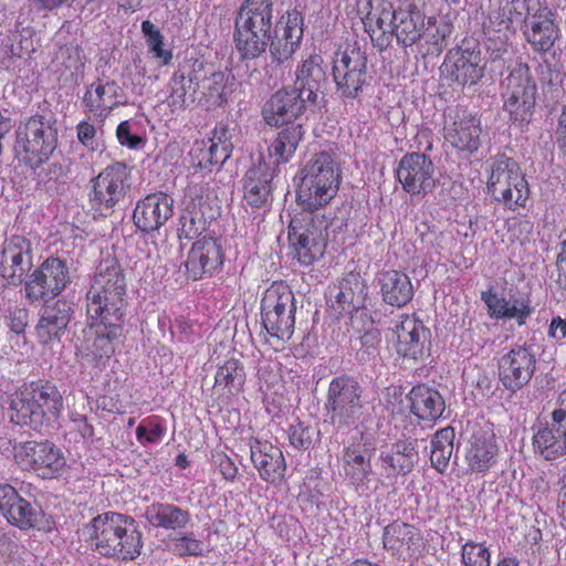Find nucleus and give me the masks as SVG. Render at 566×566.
<instances>
[{"instance_id": "obj_1", "label": "nucleus", "mask_w": 566, "mask_h": 566, "mask_svg": "<svg viewBox=\"0 0 566 566\" xmlns=\"http://www.w3.org/2000/svg\"><path fill=\"white\" fill-rule=\"evenodd\" d=\"M303 15L289 10L273 28L272 0H245L234 20V45L243 60H254L270 45L272 57L279 63L287 61L300 48L303 39Z\"/></svg>"}, {"instance_id": "obj_2", "label": "nucleus", "mask_w": 566, "mask_h": 566, "mask_svg": "<svg viewBox=\"0 0 566 566\" xmlns=\"http://www.w3.org/2000/svg\"><path fill=\"white\" fill-rule=\"evenodd\" d=\"M357 8L371 42L381 51L389 46L394 35L403 46L422 36L427 43L439 46L450 33L448 24L436 27V17H426L418 0H402L397 9L388 0H358Z\"/></svg>"}, {"instance_id": "obj_3", "label": "nucleus", "mask_w": 566, "mask_h": 566, "mask_svg": "<svg viewBox=\"0 0 566 566\" xmlns=\"http://www.w3.org/2000/svg\"><path fill=\"white\" fill-rule=\"evenodd\" d=\"M82 535L94 552L108 558L133 560L143 548L135 520L113 511L93 517L82 528Z\"/></svg>"}, {"instance_id": "obj_4", "label": "nucleus", "mask_w": 566, "mask_h": 566, "mask_svg": "<svg viewBox=\"0 0 566 566\" xmlns=\"http://www.w3.org/2000/svg\"><path fill=\"white\" fill-rule=\"evenodd\" d=\"M62 409L63 398L56 386L32 381L12 395L8 413L15 424L40 430L55 421Z\"/></svg>"}, {"instance_id": "obj_5", "label": "nucleus", "mask_w": 566, "mask_h": 566, "mask_svg": "<svg viewBox=\"0 0 566 566\" xmlns=\"http://www.w3.org/2000/svg\"><path fill=\"white\" fill-rule=\"evenodd\" d=\"M126 282L119 264L105 259L96 268L92 284L86 293L87 317L122 321L124 316Z\"/></svg>"}, {"instance_id": "obj_6", "label": "nucleus", "mask_w": 566, "mask_h": 566, "mask_svg": "<svg viewBox=\"0 0 566 566\" xmlns=\"http://www.w3.org/2000/svg\"><path fill=\"white\" fill-rule=\"evenodd\" d=\"M338 169L332 154H316L303 168L296 198L306 210L327 205L338 190Z\"/></svg>"}, {"instance_id": "obj_7", "label": "nucleus", "mask_w": 566, "mask_h": 566, "mask_svg": "<svg viewBox=\"0 0 566 566\" xmlns=\"http://www.w3.org/2000/svg\"><path fill=\"white\" fill-rule=\"evenodd\" d=\"M57 146V130L43 116H32L17 130L15 153L20 160L35 169L49 160Z\"/></svg>"}, {"instance_id": "obj_8", "label": "nucleus", "mask_w": 566, "mask_h": 566, "mask_svg": "<svg viewBox=\"0 0 566 566\" xmlns=\"http://www.w3.org/2000/svg\"><path fill=\"white\" fill-rule=\"evenodd\" d=\"M295 297L283 282L272 283L261 301L262 325L270 336L289 340L295 326Z\"/></svg>"}, {"instance_id": "obj_9", "label": "nucleus", "mask_w": 566, "mask_h": 566, "mask_svg": "<svg viewBox=\"0 0 566 566\" xmlns=\"http://www.w3.org/2000/svg\"><path fill=\"white\" fill-rule=\"evenodd\" d=\"M486 186L494 200L513 211L525 207L530 197L528 184L518 164L506 156L493 160Z\"/></svg>"}, {"instance_id": "obj_10", "label": "nucleus", "mask_w": 566, "mask_h": 566, "mask_svg": "<svg viewBox=\"0 0 566 566\" xmlns=\"http://www.w3.org/2000/svg\"><path fill=\"white\" fill-rule=\"evenodd\" d=\"M325 409L331 422L339 428L355 424L363 415V388L350 376H338L329 382Z\"/></svg>"}, {"instance_id": "obj_11", "label": "nucleus", "mask_w": 566, "mask_h": 566, "mask_svg": "<svg viewBox=\"0 0 566 566\" xmlns=\"http://www.w3.org/2000/svg\"><path fill=\"white\" fill-rule=\"evenodd\" d=\"M503 107L511 120L528 123L533 115L536 99V84L531 78L530 67L525 63H516L502 83Z\"/></svg>"}, {"instance_id": "obj_12", "label": "nucleus", "mask_w": 566, "mask_h": 566, "mask_svg": "<svg viewBox=\"0 0 566 566\" xmlns=\"http://www.w3.org/2000/svg\"><path fill=\"white\" fill-rule=\"evenodd\" d=\"M130 190V170L120 161L106 166L91 180L88 200L101 213L113 212Z\"/></svg>"}, {"instance_id": "obj_13", "label": "nucleus", "mask_w": 566, "mask_h": 566, "mask_svg": "<svg viewBox=\"0 0 566 566\" xmlns=\"http://www.w3.org/2000/svg\"><path fill=\"white\" fill-rule=\"evenodd\" d=\"M71 282L70 269L60 258H48L24 280V296L30 304L49 302Z\"/></svg>"}, {"instance_id": "obj_14", "label": "nucleus", "mask_w": 566, "mask_h": 566, "mask_svg": "<svg viewBox=\"0 0 566 566\" xmlns=\"http://www.w3.org/2000/svg\"><path fill=\"white\" fill-rule=\"evenodd\" d=\"M18 465L32 471L42 479H53L62 474L66 459L63 451L51 441H27L14 447Z\"/></svg>"}, {"instance_id": "obj_15", "label": "nucleus", "mask_w": 566, "mask_h": 566, "mask_svg": "<svg viewBox=\"0 0 566 566\" xmlns=\"http://www.w3.org/2000/svg\"><path fill=\"white\" fill-rule=\"evenodd\" d=\"M326 240L325 221L314 218L311 213L305 214L301 220L293 219L290 223L289 241L298 262L304 265L312 264L323 255Z\"/></svg>"}, {"instance_id": "obj_16", "label": "nucleus", "mask_w": 566, "mask_h": 566, "mask_svg": "<svg viewBox=\"0 0 566 566\" xmlns=\"http://www.w3.org/2000/svg\"><path fill=\"white\" fill-rule=\"evenodd\" d=\"M367 57L356 44L335 53L333 77L337 90L346 97H356L366 82Z\"/></svg>"}, {"instance_id": "obj_17", "label": "nucleus", "mask_w": 566, "mask_h": 566, "mask_svg": "<svg viewBox=\"0 0 566 566\" xmlns=\"http://www.w3.org/2000/svg\"><path fill=\"white\" fill-rule=\"evenodd\" d=\"M482 301L491 317L495 319H514L518 326L526 323L533 313L531 296L517 287H505L502 291L489 289L482 292Z\"/></svg>"}, {"instance_id": "obj_18", "label": "nucleus", "mask_w": 566, "mask_h": 566, "mask_svg": "<svg viewBox=\"0 0 566 566\" xmlns=\"http://www.w3.org/2000/svg\"><path fill=\"white\" fill-rule=\"evenodd\" d=\"M87 319L88 327L80 352L83 359L91 364L94 361L102 367L115 352L114 339L120 335L122 321L108 323L104 318L87 317Z\"/></svg>"}, {"instance_id": "obj_19", "label": "nucleus", "mask_w": 566, "mask_h": 566, "mask_svg": "<svg viewBox=\"0 0 566 566\" xmlns=\"http://www.w3.org/2000/svg\"><path fill=\"white\" fill-rule=\"evenodd\" d=\"M536 358L531 347L514 346L499 358V378L505 389L515 392L533 377Z\"/></svg>"}, {"instance_id": "obj_20", "label": "nucleus", "mask_w": 566, "mask_h": 566, "mask_svg": "<svg viewBox=\"0 0 566 566\" xmlns=\"http://www.w3.org/2000/svg\"><path fill=\"white\" fill-rule=\"evenodd\" d=\"M443 130L446 142L460 151L472 154L480 147L481 120L474 114L449 109Z\"/></svg>"}, {"instance_id": "obj_21", "label": "nucleus", "mask_w": 566, "mask_h": 566, "mask_svg": "<svg viewBox=\"0 0 566 566\" xmlns=\"http://www.w3.org/2000/svg\"><path fill=\"white\" fill-rule=\"evenodd\" d=\"M397 178L406 192L427 195L436 186L434 166L424 154H407L400 159Z\"/></svg>"}, {"instance_id": "obj_22", "label": "nucleus", "mask_w": 566, "mask_h": 566, "mask_svg": "<svg viewBox=\"0 0 566 566\" xmlns=\"http://www.w3.org/2000/svg\"><path fill=\"white\" fill-rule=\"evenodd\" d=\"M305 98L294 88L275 92L262 108L264 122L275 127L294 122L306 109L316 106Z\"/></svg>"}, {"instance_id": "obj_23", "label": "nucleus", "mask_w": 566, "mask_h": 566, "mask_svg": "<svg viewBox=\"0 0 566 566\" xmlns=\"http://www.w3.org/2000/svg\"><path fill=\"white\" fill-rule=\"evenodd\" d=\"M32 252L30 242L21 235L6 240L0 252V276L9 284L24 283L27 273L32 269Z\"/></svg>"}, {"instance_id": "obj_24", "label": "nucleus", "mask_w": 566, "mask_h": 566, "mask_svg": "<svg viewBox=\"0 0 566 566\" xmlns=\"http://www.w3.org/2000/svg\"><path fill=\"white\" fill-rule=\"evenodd\" d=\"M396 352L403 358L417 360L422 357L430 332L415 315H402L392 329Z\"/></svg>"}, {"instance_id": "obj_25", "label": "nucleus", "mask_w": 566, "mask_h": 566, "mask_svg": "<svg viewBox=\"0 0 566 566\" xmlns=\"http://www.w3.org/2000/svg\"><path fill=\"white\" fill-rule=\"evenodd\" d=\"M174 214V199L158 191L137 201L133 212L135 226L143 232L159 230Z\"/></svg>"}, {"instance_id": "obj_26", "label": "nucleus", "mask_w": 566, "mask_h": 566, "mask_svg": "<svg viewBox=\"0 0 566 566\" xmlns=\"http://www.w3.org/2000/svg\"><path fill=\"white\" fill-rule=\"evenodd\" d=\"M342 468L345 479L355 488L356 491L368 489L371 467V450L363 442V436L353 440L344 448L342 454Z\"/></svg>"}, {"instance_id": "obj_27", "label": "nucleus", "mask_w": 566, "mask_h": 566, "mask_svg": "<svg viewBox=\"0 0 566 566\" xmlns=\"http://www.w3.org/2000/svg\"><path fill=\"white\" fill-rule=\"evenodd\" d=\"M223 258L220 240L203 237L192 244L185 265L189 276L192 280H199L205 274L216 272L222 265Z\"/></svg>"}, {"instance_id": "obj_28", "label": "nucleus", "mask_w": 566, "mask_h": 566, "mask_svg": "<svg viewBox=\"0 0 566 566\" xmlns=\"http://www.w3.org/2000/svg\"><path fill=\"white\" fill-rule=\"evenodd\" d=\"M444 65L453 81L463 86L476 84L485 69L480 51L464 46L450 51Z\"/></svg>"}, {"instance_id": "obj_29", "label": "nucleus", "mask_w": 566, "mask_h": 566, "mask_svg": "<svg viewBox=\"0 0 566 566\" xmlns=\"http://www.w3.org/2000/svg\"><path fill=\"white\" fill-rule=\"evenodd\" d=\"M250 457L260 478L268 483H279L286 470L285 459L281 449L269 441L251 439Z\"/></svg>"}, {"instance_id": "obj_30", "label": "nucleus", "mask_w": 566, "mask_h": 566, "mask_svg": "<svg viewBox=\"0 0 566 566\" xmlns=\"http://www.w3.org/2000/svg\"><path fill=\"white\" fill-rule=\"evenodd\" d=\"M326 66L321 54H310L295 70L294 90L317 105V98L326 82Z\"/></svg>"}, {"instance_id": "obj_31", "label": "nucleus", "mask_w": 566, "mask_h": 566, "mask_svg": "<svg viewBox=\"0 0 566 566\" xmlns=\"http://www.w3.org/2000/svg\"><path fill=\"white\" fill-rule=\"evenodd\" d=\"M534 452L546 461H553L566 454V423L551 418L541 423L533 436Z\"/></svg>"}, {"instance_id": "obj_32", "label": "nucleus", "mask_w": 566, "mask_h": 566, "mask_svg": "<svg viewBox=\"0 0 566 566\" xmlns=\"http://www.w3.org/2000/svg\"><path fill=\"white\" fill-rule=\"evenodd\" d=\"M274 170L263 157L251 167L243 180L244 200L252 207L260 208L268 203L272 191Z\"/></svg>"}, {"instance_id": "obj_33", "label": "nucleus", "mask_w": 566, "mask_h": 566, "mask_svg": "<svg viewBox=\"0 0 566 566\" xmlns=\"http://www.w3.org/2000/svg\"><path fill=\"white\" fill-rule=\"evenodd\" d=\"M499 446L491 432L473 433L465 448V463L475 473H485L497 462Z\"/></svg>"}, {"instance_id": "obj_34", "label": "nucleus", "mask_w": 566, "mask_h": 566, "mask_svg": "<svg viewBox=\"0 0 566 566\" xmlns=\"http://www.w3.org/2000/svg\"><path fill=\"white\" fill-rule=\"evenodd\" d=\"M526 30L524 32L527 42L541 53L552 49L558 38V29L553 20V13L547 8H541L533 14H525Z\"/></svg>"}, {"instance_id": "obj_35", "label": "nucleus", "mask_w": 566, "mask_h": 566, "mask_svg": "<svg viewBox=\"0 0 566 566\" xmlns=\"http://www.w3.org/2000/svg\"><path fill=\"white\" fill-rule=\"evenodd\" d=\"M72 315V305L65 300H57L53 305L46 306L36 325V336L42 344L60 340Z\"/></svg>"}, {"instance_id": "obj_36", "label": "nucleus", "mask_w": 566, "mask_h": 566, "mask_svg": "<svg viewBox=\"0 0 566 566\" xmlns=\"http://www.w3.org/2000/svg\"><path fill=\"white\" fill-rule=\"evenodd\" d=\"M417 459L415 444L407 440L397 441L390 448L381 449L379 453L380 467L388 479L408 474Z\"/></svg>"}, {"instance_id": "obj_37", "label": "nucleus", "mask_w": 566, "mask_h": 566, "mask_svg": "<svg viewBox=\"0 0 566 566\" xmlns=\"http://www.w3.org/2000/svg\"><path fill=\"white\" fill-rule=\"evenodd\" d=\"M421 539L420 530L408 523L395 521L384 528L385 548L398 555L413 556L420 549Z\"/></svg>"}, {"instance_id": "obj_38", "label": "nucleus", "mask_w": 566, "mask_h": 566, "mask_svg": "<svg viewBox=\"0 0 566 566\" xmlns=\"http://www.w3.org/2000/svg\"><path fill=\"white\" fill-rule=\"evenodd\" d=\"M410 410L419 420L436 422L443 415L446 402L441 394L427 385L415 386L408 394Z\"/></svg>"}, {"instance_id": "obj_39", "label": "nucleus", "mask_w": 566, "mask_h": 566, "mask_svg": "<svg viewBox=\"0 0 566 566\" xmlns=\"http://www.w3.org/2000/svg\"><path fill=\"white\" fill-rule=\"evenodd\" d=\"M377 283L382 301L388 305L401 307L412 300L413 286L410 277L403 272L384 271L378 274Z\"/></svg>"}, {"instance_id": "obj_40", "label": "nucleus", "mask_w": 566, "mask_h": 566, "mask_svg": "<svg viewBox=\"0 0 566 566\" xmlns=\"http://www.w3.org/2000/svg\"><path fill=\"white\" fill-rule=\"evenodd\" d=\"M304 135L300 124H292L281 129L268 146V156L273 168L289 163L295 155L300 142Z\"/></svg>"}, {"instance_id": "obj_41", "label": "nucleus", "mask_w": 566, "mask_h": 566, "mask_svg": "<svg viewBox=\"0 0 566 566\" xmlns=\"http://www.w3.org/2000/svg\"><path fill=\"white\" fill-rule=\"evenodd\" d=\"M145 517L149 524L165 530L185 528L190 521L188 511L169 503H154L146 509Z\"/></svg>"}, {"instance_id": "obj_42", "label": "nucleus", "mask_w": 566, "mask_h": 566, "mask_svg": "<svg viewBox=\"0 0 566 566\" xmlns=\"http://www.w3.org/2000/svg\"><path fill=\"white\" fill-rule=\"evenodd\" d=\"M192 166L210 170L216 165H222L230 156L229 145L216 138L196 140L190 149Z\"/></svg>"}, {"instance_id": "obj_43", "label": "nucleus", "mask_w": 566, "mask_h": 566, "mask_svg": "<svg viewBox=\"0 0 566 566\" xmlns=\"http://www.w3.org/2000/svg\"><path fill=\"white\" fill-rule=\"evenodd\" d=\"M214 212L207 213L202 210L201 201L191 202L186 205L180 218L178 226L179 239L191 240L202 233L208 226L209 220L214 219Z\"/></svg>"}, {"instance_id": "obj_44", "label": "nucleus", "mask_w": 566, "mask_h": 566, "mask_svg": "<svg viewBox=\"0 0 566 566\" xmlns=\"http://www.w3.org/2000/svg\"><path fill=\"white\" fill-rule=\"evenodd\" d=\"M118 85L115 82H98L87 87L83 103L92 113L109 111L117 104Z\"/></svg>"}, {"instance_id": "obj_45", "label": "nucleus", "mask_w": 566, "mask_h": 566, "mask_svg": "<svg viewBox=\"0 0 566 566\" xmlns=\"http://www.w3.org/2000/svg\"><path fill=\"white\" fill-rule=\"evenodd\" d=\"M454 437L453 428L446 427L437 431L431 440L430 461L432 467L441 473L444 472L449 465L453 452Z\"/></svg>"}, {"instance_id": "obj_46", "label": "nucleus", "mask_w": 566, "mask_h": 566, "mask_svg": "<svg viewBox=\"0 0 566 566\" xmlns=\"http://www.w3.org/2000/svg\"><path fill=\"white\" fill-rule=\"evenodd\" d=\"M191 87V78H187L180 71L174 72L170 77L163 99L172 113L184 111L187 106V94Z\"/></svg>"}, {"instance_id": "obj_47", "label": "nucleus", "mask_w": 566, "mask_h": 566, "mask_svg": "<svg viewBox=\"0 0 566 566\" xmlns=\"http://www.w3.org/2000/svg\"><path fill=\"white\" fill-rule=\"evenodd\" d=\"M524 20H517L514 8L502 4L497 10L489 14L488 21L484 23V34H505L512 35L515 32V24Z\"/></svg>"}, {"instance_id": "obj_48", "label": "nucleus", "mask_w": 566, "mask_h": 566, "mask_svg": "<svg viewBox=\"0 0 566 566\" xmlns=\"http://www.w3.org/2000/svg\"><path fill=\"white\" fill-rule=\"evenodd\" d=\"M9 523L21 530L36 527L41 518V510L20 496L4 515Z\"/></svg>"}, {"instance_id": "obj_49", "label": "nucleus", "mask_w": 566, "mask_h": 566, "mask_svg": "<svg viewBox=\"0 0 566 566\" xmlns=\"http://www.w3.org/2000/svg\"><path fill=\"white\" fill-rule=\"evenodd\" d=\"M245 380L242 365L237 359H229L217 370L214 386L227 388L230 394L241 390Z\"/></svg>"}, {"instance_id": "obj_50", "label": "nucleus", "mask_w": 566, "mask_h": 566, "mask_svg": "<svg viewBox=\"0 0 566 566\" xmlns=\"http://www.w3.org/2000/svg\"><path fill=\"white\" fill-rule=\"evenodd\" d=\"M233 82L221 72L211 74L203 83L205 95L212 105L221 106L233 92Z\"/></svg>"}, {"instance_id": "obj_51", "label": "nucleus", "mask_w": 566, "mask_h": 566, "mask_svg": "<svg viewBox=\"0 0 566 566\" xmlns=\"http://www.w3.org/2000/svg\"><path fill=\"white\" fill-rule=\"evenodd\" d=\"M142 32L153 57L160 61L163 65H167L172 59V53L164 48V36L160 30L149 20H146L142 23Z\"/></svg>"}, {"instance_id": "obj_52", "label": "nucleus", "mask_w": 566, "mask_h": 566, "mask_svg": "<svg viewBox=\"0 0 566 566\" xmlns=\"http://www.w3.org/2000/svg\"><path fill=\"white\" fill-rule=\"evenodd\" d=\"M166 432L165 426L158 418L149 417L138 424L136 428L137 441L143 444H157L159 443Z\"/></svg>"}, {"instance_id": "obj_53", "label": "nucleus", "mask_w": 566, "mask_h": 566, "mask_svg": "<svg viewBox=\"0 0 566 566\" xmlns=\"http://www.w3.org/2000/svg\"><path fill=\"white\" fill-rule=\"evenodd\" d=\"M485 50L489 55V60L497 64L496 69L499 73H502V67L504 66V55L507 53L509 48V39L511 35L505 34H485Z\"/></svg>"}, {"instance_id": "obj_54", "label": "nucleus", "mask_w": 566, "mask_h": 566, "mask_svg": "<svg viewBox=\"0 0 566 566\" xmlns=\"http://www.w3.org/2000/svg\"><path fill=\"white\" fill-rule=\"evenodd\" d=\"M464 566H490L491 554L489 548L481 543L467 542L461 552Z\"/></svg>"}, {"instance_id": "obj_55", "label": "nucleus", "mask_w": 566, "mask_h": 566, "mask_svg": "<svg viewBox=\"0 0 566 566\" xmlns=\"http://www.w3.org/2000/svg\"><path fill=\"white\" fill-rule=\"evenodd\" d=\"M172 551L181 557L201 556L205 552V544L192 532L185 533L172 539Z\"/></svg>"}, {"instance_id": "obj_56", "label": "nucleus", "mask_w": 566, "mask_h": 566, "mask_svg": "<svg viewBox=\"0 0 566 566\" xmlns=\"http://www.w3.org/2000/svg\"><path fill=\"white\" fill-rule=\"evenodd\" d=\"M137 130V124L132 120H124L119 123L116 128L118 143L129 149L140 148L144 145V139Z\"/></svg>"}, {"instance_id": "obj_57", "label": "nucleus", "mask_w": 566, "mask_h": 566, "mask_svg": "<svg viewBox=\"0 0 566 566\" xmlns=\"http://www.w3.org/2000/svg\"><path fill=\"white\" fill-rule=\"evenodd\" d=\"M170 334L172 340L177 343H195L197 339L195 325L182 316L176 317L171 323Z\"/></svg>"}, {"instance_id": "obj_58", "label": "nucleus", "mask_w": 566, "mask_h": 566, "mask_svg": "<svg viewBox=\"0 0 566 566\" xmlns=\"http://www.w3.org/2000/svg\"><path fill=\"white\" fill-rule=\"evenodd\" d=\"M290 443L297 449H307L311 443V429L297 422L289 428Z\"/></svg>"}, {"instance_id": "obj_59", "label": "nucleus", "mask_w": 566, "mask_h": 566, "mask_svg": "<svg viewBox=\"0 0 566 566\" xmlns=\"http://www.w3.org/2000/svg\"><path fill=\"white\" fill-rule=\"evenodd\" d=\"M77 139L78 142L90 148L92 150L95 149L96 146V128L93 124L82 120L76 126Z\"/></svg>"}, {"instance_id": "obj_60", "label": "nucleus", "mask_w": 566, "mask_h": 566, "mask_svg": "<svg viewBox=\"0 0 566 566\" xmlns=\"http://www.w3.org/2000/svg\"><path fill=\"white\" fill-rule=\"evenodd\" d=\"M19 499L20 495L14 490V488L9 484H0V512L3 514V516Z\"/></svg>"}, {"instance_id": "obj_61", "label": "nucleus", "mask_w": 566, "mask_h": 566, "mask_svg": "<svg viewBox=\"0 0 566 566\" xmlns=\"http://www.w3.org/2000/svg\"><path fill=\"white\" fill-rule=\"evenodd\" d=\"M28 311L24 308L15 307L10 311L8 317L10 329L17 334L22 333L28 325Z\"/></svg>"}, {"instance_id": "obj_62", "label": "nucleus", "mask_w": 566, "mask_h": 566, "mask_svg": "<svg viewBox=\"0 0 566 566\" xmlns=\"http://www.w3.org/2000/svg\"><path fill=\"white\" fill-rule=\"evenodd\" d=\"M555 136L559 149L566 155V103L558 115Z\"/></svg>"}, {"instance_id": "obj_63", "label": "nucleus", "mask_w": 566, "mask_h": 566, "mask_svg": "<svg viewBox=\"0 0 566 566\" xmlns=\"http://www.w3.org/2000/svg\"><path fill=\"white\" fill-rule=\"evenodd\" d=\"M556 266L558 271L557 282L559 286L566 291V240L562 243L560 251L557 255Z\"/></svg>"}, {"instance_id": "obj_64", "label": "nucleus", "mask_w": 566, "mask_h": 566, "mask_svg": "<svg viewBox=\"0 0 566 566\" xmlns=\"http://www.w3.org/2000/svg\"><path fill=\"white\" fill-rule=\"evenodd\" d=\"M548 335L557 340L566 337V319L557 316L554 317L549 325Z\"/></svg>"}]
</instances>
